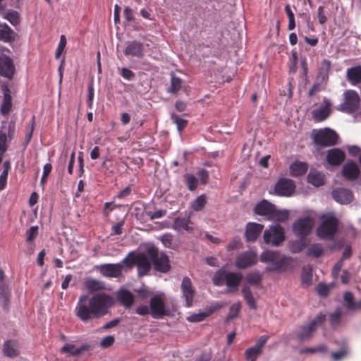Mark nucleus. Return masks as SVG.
<instances>
[{
	"instance_id": "f257e3e1",
	"label": "nucleus",
	"mask_w": 361,
	"mask_h": 361,
	"mask_svg": "<svg viewBox=\"0 0 361 361\" xmlns=\"http://www.w3.org/2000/svg\"><path fill=\"white\" fill-rule=\"evenodd\" d=\"M114 303V298L105 293H96L90 298L86 295H81L79 296L74 312L80 321L87 322L106 314Z\"/></svg>"
},
{
	"instance_id": "f03ea898",
	"label": "nucleus",
	"mask_w": 361,
	"mask_h": 361,
	"mask_svg": "<svg viewBox=\"0 0 361 361\" xmlns=\"http://www.w3.org/2000/svg\"><path fill=\"white\" fill-rule=\"evenodd\" d=\"M259 259L262 262H271L270 266L267 268L268 271H283L290 266L292 258L283 255L278 251L267 250L261 254Z\"/></svg>"
},
{
	"instance_id": "7ed1b4c3",
	"label": "nucleus",
	"mask_w": 361,
	"mask_h": 361,
	"mask_svg": "<svg viewBox=\"0 0 361 361\" xmlns=\"http://www.w3.org/2000/svg\"><path fill=\"white\" fill-rule=\"evenodd\" d=\"M326 317L324 313L320 312L308 324L298 326L294 333L297 340L302 342L313 338L319 326L326 321Z\"/></svg>"
},
{
	"instance_id": "20e7f679",
	"label": "nucleus",
	"mask_w": 361,
	"mask_h": 361,
	"mask_svg": "<svg viewBox=\"0 0 361 361\" xmlns=\"http://www.w3.org/2000/svg\"><path fill=\"white\" fill-rule=\"evenodd\" d=\"M338 219L335 216L332 215L327 216L317 228V235L322 239H334L338 231Z\"/></svg>"
},
{
	"instance_id": "39448f33",
	"label": "nucleus",
	"mask_w": 361,
	"mask_h": 361,
	"mask_svg": "<svg viewBox=\"0 0 361 361\" xmlns=\"http://www.w3.org/2000/svg\"><path fill=\"white\" fill-rule=\"evenodd\" d=\"M263 239L267 245L279 246L286 239L284 228L280 225L271 226L264 231Z\"/></svg>"
},
{
	"instance_id": "423d86ee",
	"label": "nucleus",
	"mask_w": 361,
	"mask_h": 361,
	"mask_svg": "<svg viewBox=\"0 0 361 361\" xmlns=\"http://www.w3.org/2000/svg\"><path fill=\"white\" fill-rule=\"evenodd\" d=\"M313 139L317 145L329 147L337 144L338 135L334 130L326 128L317 132Z\"/></svg>"
},
{
	"instance_id": "0eeeda50",
	"label": "nucleus",
	"mask_w": 361,
	"mask_h": 361,
	"mask_svg": "<svg viewBox=\"0 0 361 361\" xmlns=\"http://www.w3.org/2000/svg\"><path fill=\"white\" fill-rule=\"evenodd\" d=\"M314 224V220L310 216L300 218L293 224V233L300 239L303 240L310 234Z\"/></svg>"
},
{
	"instance_id": "6e6552de",
	"label": "nucleus",
	"mask_w": 361,
	"mask_h": 361,
	"mask_svg": "<svg viewBox=\"0 0 361 361\" xmlns=\"http://www.w3.org/2000/svg\"><path fill=\"white\" fill-rule=\"evenodd\" d=\"M149 253L155 270L162 273H166L170 270L169 259L165 253L159 252L157 249L154 248L149 250Z\"/></svg>"
},
{
	"instance_id": "1a4fd4ad",
	"label": "nucleus",
	"mask_w": 361,
	"mask_h": 361,
	"mask_svg": "<svg viewBox=\"0 0 361 361\" xmlns=\"http://www.w3.org/2000/svg\"><path fill=\"white\" fill-rule=\"evenodd\" d=\"M360 97L355 90H347L344 94V102L341 104L339 110L348 114L357 110L360 104Z\"/></svg>"
},
{
	"instance_id": "9d476101",
	"label": "nucleus",
	"mask_w": 361,
	"mask_h": 361,
	"mask_svg": "<svg viewBox=\"0 0 361 361\" xmlns=\"http://www.w3.org/2000/svg\"><path fill=\"white\" fill-rule=\"evenodd\" d=\"M295 190V185L293 180L281 178L274 187L275 193L279 196L290 197Z\"/></svg>"
},
{
	"instance_id": "9b49d317",
	"label": "nucleus",
	"mask_w": 361,
	"mask_h": 361,
	"mask_svg": "<svg viewBox=\"0 0 361 361\" xmlns=\"http://www.w3.org/2000/svg\"><path fill=\"white\" fill-rule=\"evenodd\" d=\"M269 339L267 335L261 336L255 345L245 351V358L247 361H256L262 353L263 348Z\"/></svg>"
},
{
	"instance_id": "f8f14e48",
	"label": "nucleus",
	"mask_w": 361,
	"mask_h": 361,
	"mask_svg": "<svg viewBox=\"0 0 361 361\" xmlns=\"http://www.w3.org/2000/svg\"><path fill=\"white\" fill-rule=\"evenodd\" d=\"M150 313L153 318H161L165 314V304L163 294L152 297L149 301Z\"/></svg>"
},
{
	"instance_id": "ddd939ff",
	"label": "nucleus",
	"mask_w": 361,
	"mask_h": 361,
	"mask_svg": "<svg viewBox=\"0 0 361 361\" xmlns=\"http://www.w3.org/2000/svg\"><path fill=\"white\" fill-rule=\"evenodd\" d=\"M128 257H126L121 263L118 264H101L99 268L100 273L106 277L116 278L122 273L123 264L126 263Z\"/></svg>"
},
{
	"instance_id": "4468645a",
	"label": "nucleus",
	"mask_w": 361,
	"mask_h": 361,
	"mask_svg": "<svg viewBox=\"0 0 361 361\" xmlns=\"http://www.w3.org/2000/svg\"><path fill=\"white\" fill-rule=\"evenodd\" d=\"M257 262V255L255 252L250 250L240 254L235 260V265L239 269H246L255 265Z\"/></svg>"
},
{
	"instance_id": "2eb2a0df",
	"label": "nucleus",
	"mask_w": 361,
	"mask_h": 361,
	"mask_svg": "<svg viewBox=\"0 0 361 361\" xmlns=\"http://www.w3.org/2000/svg\"><path fill=\"white\" fill-rule=\"evenodd\" d=\"M123 54L126 56H134L141 59L145 55L144 45L142 42L134 40L128 42L126 44Z\"/></svg>"
},
{
	"instance_id": "dca6fc26",
	"label": "nucleus",
	"mask_w": 361,
	"mask_h": 361,
	"mask_svg": "<svg viewBox=\"0 0 361 361\" xmlns=\"http://www.w3.org/2000/svg\"><path fill=\"white\" fill-rule=\"evenodd\" d=\"M330 114L331 102L327 99H324L323 105L312 111V118L315 122H322L326 120Z\"/></svg>"
},
{
	"instance_id": "f3484780",
	"label": "nucleus",
	"mask_w": 361,
	"mask_h": 361,
	"mask_svg": "<svg viewBox=\"0 0 361 361\" xmlns=\"http://www.w3.org/2000/svg\"><path fill=\"white\" fill-rule=\"evenodd\" d=\"M264 225L255 223L249 222L246 225L245 235L246 240L248 242H255L263 231Z\"/></svg>"
},
{
	"instance_id": "a211bd4d",
	"label": "nucleus",
	"mask_w": 361,
	"mask_h": 361,
	"mask_svg": "<svg viewBox=\"0 0 361 361\" xmlns=\"http://www.w3.org/2000/svg\"><path fill=\"white\" fill-rule=\"evenodd\" d=\"M360 173L357 164L353 161H348L342 169V176L345 179L350 181L356 180L359 177Z\"/></svg>"
},
{
	"instance_id": "6ab92c4d",
	"label": "nucleus",
	"mask_w": 361,
	"mask_h": 361,
	"mask_svg": "<svg viewBox=\"0 0 361 361\" xmlns=\"http://www.w3.org/2000/svg\"><path fill=\"white\" fill-rule=\"evenodd\" d=\"M190 214L185 217L178 216L173 221L172 228L178 232L185 230L189 233L194 231V227L191 225Z\"/></svg>"
},
{
	"instance_id": "aec40b11",
	"label": "nucleus",
	"mask_w": 361,
	"mask_h": 361,
	"mask_svg": "<svg viewBox=\"0 0 361 361\" xmlns=\"http://www.w3.org/2000/svg\"><path fill=\"white\" fill-rule=\"evenodd\" d=\"M181 290L185 300L186 306L190 307L192 305L195 290L192 287V283L188 277H184L181 283Z\"/></svg>"
},
{
	"instance_id": "412c9836",
	"label": "nucleus",
	"mask_w": 361,
	"mask_h": 361,
	"mask_svg": "<svg viewBox=\"0 0 361 361\" xmlns=\"http://www.w3.org/2000/svg\"><path fill=\"white\" fill-rule=\"evenodd\" d=\"M14 73L13 61L5 55L0 56V75L11 79Z\"/></svg>"
},
{
	"instance_id": "4be33fe9",
	"label": "nucleus",
	"mask_w": 361,
	"mask_h": 361,
	"mask_svg": "<svg viewBox=\"0 0 361 361\" xmlns=\"http://www.w3.org/2000/svg\"><path fill=\"white\" fill-rule=\"evenodd\" d=\"M345 159V152L339 148H332L327 152L326 160L331 166L341 165Z\"/></svg>"
},
{
	"instance_id": "5701e85b",
	"label": "nucleus",
	"mask_w": 361,
	"mask_h": 361,
	"mask_svg": "<svg viewBox=\"0 0 361 361\" xmlns=\"http://www.w3.org/2000/svg\"><path fill=\"white\" fill-rule=\"evenodd\" d=\"M333 198L341 204H348L353 199V192L346 188H337L332 192Z\"/></svg>"
},
{
	"instance_id": "b1692460",
	"label": "nucleus",
	"mask_w": 361,
	"mask_h": 361,
	"mask_svg": "<svg viewBox=\"0 0 361 361\" xmlns=\"http://www.w3.org/2000/svg\"><path fill=\"white\" fill-rule=\"evenodd\" d=\"M274 204L266 200H263L255 205L254 212L256 214L266 216L270 219L271 214L274 212Z\"/></svg>"
},
{
	"instance_id": "393cba45",
	"label": "nucleus",
	"mask_w": 361,
	"mask_h": 361,
	"mask_svg": "<svg viewBox=\"0 0 361 361\" xmlns=\"http://www.w3.org/2000/svg\"><path fill=\"white\" fill-rule=\"evenodd\" d=\"M1 90L4 94V100L1 106V112L2 114L6 115L9 113L12 106V97L11 95V90L8 84L1 85Z\"/></svg>"
},
{
	"instance_id": "a878e982",
	"label": "nucleus",
	"mask_w": 361,
	"mask_h": 361,
	"mask_svg": "<svg viewBox=\"0 0 361 361\" xmlns=\"http://www.w3.org/2000/svg\"><path fill=\"white\" fill-rule=\"evenodd\" d=\"M134 262L137 264V272L140 276L147 274L151 269V264L144 254L138 255Z\"/></svg>"
},
{
	"instance_id": "bb28decb",
	"label": "nucleus",
	"mask_w": 361,
	"mask_h": 361,
	"mask_svg": "<svg viewBox=\"0 0 361 361\" xmlns=\"http://www.w3.org/2000/svg\"><path fill=\"white\" fill-rule=\"evenodd\" d=\"M242 279L241 273L227 272V292L238 290Z\"/></svg>"
},
{
	"instance_id": "cd10ccee",
	"label": "nucleus",
	"mask_w": 361,
	"mask_h": 361,
	"mask_svg": "<svg viewBox=\"0 0 361 361\" xmlns=\"http://www.w3.org/2000/svg\"><path fill=\"white\" fill-rule=\"evenodd\" d=\"M118 300L126 308L129 309L134 303V295L129 290L121 288L117 292Z\"/></svg>"
},
{
	"instance_id": "c85d7f7f",
	"label": "nucleus",
	"mask_w": 361,
	"mask_h": 361,
	"mask_svg": "<svg viewBox=\"0 0 361 361\" xmlns=\"http://www.w3.org/2000/svg\"><path fill=\"white\" fill-rule=\"evenodd\" d=\"M331 68V62L329 59H323L318 68L317 78L321 82H326L329 80Z\"/></svg>"
},
{
	"instance_id": "c756f323",
	"label": "nucleus",
	"mask_w": 361,
	"mask_h": 361,
	"mask_svg": "<svg viewBox=\"0 0 361 361\" xmlns=\"http://www.w3.org/2000/svg\"><path fill=\"white\" fill-rule=\"evenodd\" d=\"M85 287L87 291L91 293L106 289V285L104 281L92 278L85 280Z\"/></svg>"
},
{
	"instance_id": "7c9ffc66",
	"label": "nucleus",
	"mask_w": 361,
	"mask_h": 361,
	"mask_svg": "<svg viewBox=\"0 0 361 361\" xmlns=\"http://www.w3.org/2000/svg\"><path fill=\"white\" fill-rule=\"evenodd\" d=\"M348 80L353 85H356L361 82V66H356L348 68L346 72Z\"/></svg>"
},
{
	"instance_id": "2f4dec72",
	"label": "nucleus",
	"mask_w": 361,
	"mask_h": 361,
	"mask_svg": "<svg viewBox=\"0 0 361 361\" xmlns=\"http://www.w3.org/2000/svg\"><path fill=\"white\" fill-rule=\"evenodd\" d=\"M308 169V165L302 161H295L290 166V174L293 176L304 175Z\"/></svg>"
},
{
	"instance_id": "473e14b6",
	"label": "nucleus",
	"mask_w": 361,
	"mask_h": 361,
	"mask_svg": "<svg viewBox=\"0 0 361 361\" xmlns=\"http://www.w3.org/2000/svg\"><path fill=\"white\" fill-rule=\"evenodd\" d=\"M4 354L10 357H16L19 354L17 343L14 341H8L3 347Z\"/></svg>"
},
{
	"instance_id": "72a5a7b5",
	"label": "nucleus",
	"mask_w": 361,
	"mask_h": 361,
	"mask_svg": "<svg viewBox=\"0 0 361 361\" xmlns=\"http://www.w3.org/2000/svg\"><path fill=\"white\" fill-rule=\"evenodd\" d=\"M183 81L179 78L176 76L173 73H171V83L166 91L171 94L177 93L182 87Z\"/></svg>"
},
{
	"instance_id": "f704fd0d",
	"label": "nucleus",
	"mask_w": 361,
	"mask_h": 361,
	"mask_svg": "<svg viewBox=\"0 0 361 361\" xmlns=\"http://www.w3.org/2000/svg\"><path fill=\"white\" fill-rule=\"evenodd\" d=\"M343 313L341 308H336L334 312L329 315V324L332 329H335L338 327L341 322Z\"/></svg>"
},
{
	"instance_id": "c9c22d12",
	"label": "nucleus",
	"mask_w": 361,
	"mask_h": 361,
	"mask_svg": "<svg viewBox=\"0 0 361 361\" xmlns=\"http://www.w3.org/2000/svg\"><path fill=\"white\" fill-rule=\"evenodd\" d=\"M13 39V30L6 23L0 24V41L8 42Z\"/></svg>"
},
{
	"instance_id": "e433bc0d",
	"label": "nucleus",
	"mask_w": 361,
	"mask_h": 361,
	"mask_svg": "<svg viewBox=\"0 0 361 361\" xmlns=\"http://www.w3.org/2000/svg\"><path fill=\"white\" fill-rule=\"evenodd\" d=\"M2 16L13 25H17L20 23V14L16 11L8 9L3 13Z\"/></svg>"
},
{
	"instance_id": "4c0bfd02",
	"label": "nucleus",
	"mask_w": 361,
	"mask_h": 361,
	"mask_svg": "<svg viewBox=\"0 0 361 361\" xmlns=\"http://www.w3.org/2000/svg\"><path fill=\"white\" fill-rule=\"evenodd\" d=\"M242 293L248 306L252 310H256L257 304L250 288L247 285H245L243 288Z\"/></svg>"
},
{
	"instance_id": "58836bf2",
	"label": "nucleus",
	"mask_w": 361,
	"mask_h": 361,
	"mask_svg": "<svg viewBox=\"0 0 361 361\" xmlns=\"http://www.w3.org/2000/svg\"><path fill=\"white\" fill-rule=\"evenodd\" d=\"M307 180L310 183L317 187L324 184L323 175L318 172H310L307 176Z\"/></svg>"
},
{
	"instance_id": "ea45409f",
	"label": "nucleus",
	"mask_w": 361,
	"mask_h": 361,
	"mask_svg": "<svg viewBox=\"0 0 361 361\" xmlns=\"http://www.w3.org/2000/svg\"><path fill=\"white\" fill-rule=\"evenodd\" d=\"M213 283L218 286H223L226 283V269L224 266L216 272L213 278Z\"/></svg>"
},
{
	"instance_id": "a19ab883",
	"label": "nucleus",
	"mask_w": 361,
	"mask_h": 361,
	"mask_svg": "<svg viewBox=\"0 0 361 361\" xmlns=\"http://www.w3.org/2000/svg\"><path fill=\"white\" fill-rule=\"evenodd\" d=\"M324 253V250L319 244L311 245L307 250V255L313 257H319Z\"/></svg>"
},
{
	"instance_id": "79ce46f5",
	"label": "nucleus",
	"mask_w": 361,
	"mask_h": 361,
	"mask_svg": "<svg viewBox=\"0 0 361 361\" xmlns=\"http://www.w3.org/2000/svg\"><path fill=\"white\" fill-rule=\"evenodd\" d=\"M262 280V276L259 271H252L247 274L246 281L251 285L257 286Z\"/></svg>"
},
{
	"instance_id": "37998d69",
	"label": "nucleus",
	"mask_w": 361,
	"mask_h": 361,
	"mask_svg": "<svg viewBox=\"0 0 361 361\" xmlns=\"http://www.w3.org/2000/svg\"><path fill=\"white\" fill-rule=\"evenodd\" d=\"M86 348H87L86 346H82L80 348H75L74 345L70 344V343H66L61 348V351L63 353H69L71 355H78L82 350H85Z\"/></svg>"
},
{
	"instance_id": "c03bdc74",
	"label": "nucleus",
	"mask_w": 361,
	"mask_h": 361,
	"mask_svg": "<svg viewBox=\"0 0 361 361\" xmlns=\"http://www.w3.org/2000/svg\"><path fill=\"white\" fill-rule=\"evenodd\" d=\"M270 219L275 221L285 222L288 219V212L286 210L280 211L277 210L276 207H274V212L271 214Z\"/></svg>"
},
{
	"instance_id": "a18cd8bd",
	"label": "nucleus",
	"mask_w": 361,
	"mask_h": 361,
	"mask_svg": "<svg viewBox=\"0 0 361 361\" xmlns=\"http://www.w3.org/2000/svg\"><path fill=\"white\" fill-rule=\"evenodd\" d=\"M206 196L204 195H201L198 196L191 204L192 208L195 211H201L206 204Z\"/></svg>"
},
{
	"instance_id": "49530a36",
	"label": "nucleus",
	"mask_w": 361,
	"mask_h": 361,
	"mask_svg": "<svg viewBox=\"0 0 361 361\" xmlns=\"http://www.w3.org/2000/svg\"><path fill=\"white\" fill-rule=\"evenodd\" d=\"M171 118L176 125L177 129L180 133L186 127L188 124L187 120L180 118L177 114L174 113L171 114Z\"/></svg>"
},
{
	"instance_id": "de8ad7c7",
	"label": "nucleus",
	"mask_w": 361,
	"mask_h": 361,
	"mask_svg": "<svg viewBox=\"0 0 361 361\" xmlns=\"http://www.w3.org/2000/svg\"><path fill=\"white\" fill-rule=\"evenodd\" d=\"M185 184L188 188L193 191L197 188L198 179L192 174H186L185 176Z\"/></svg>"
},
{
	"instance_id": "09e8293b",
	"label": "nucleus",
	"mask_w": 361,
	"mask_h": 361,
	"mask_svg": "<svg viewBox=\"0 0 361 361\" xmlns=\"http://www.w3.org/2000/svg\"><path fill=\"white\" fill-rule=\"evenodd\" d=\"M348 353V347L346 345H344L339 351L333 352L331 353V357L334 361H340L345 357Z\"/></svg>"
},
{
	"instance_id": "8fccbe9b",
	"label": "nucleus",
	"mask_w": 361,
	"mask_h": 361,
	"mask_svg": "<svg viewBox=\"0 0 361 361\" xmlns=\"http://www.w3.org/2000/svg\"><path fill=\"white\" fill-rule=\"evenodd\" d=\"M159 240H161L165 247L171 248L173 243V235L170 233H164L159 236Z\"/></svg>"
},
{
	"instance_id": "3c124183",
	"label": "nucleus",
	"mask_w": 361,
	"mask_h": 361,
	"mask_svg": "<svg viewBox=\"0 0 361 361\" xmlns=\"http://www.w3.org/2000/svg\"><path fill=\"white\" fill-rule=\"evenodd\" d=\"M209 313L206 312H201L197 314H192L189 316L187 319L190 322H200L203 321L209 316Z\"/></svg>"
},
{
	"instance_id": "603ef678",
	"label": "nucleus",
	"mask_w": 361,
	"mask_h": 361,
	"mask_svg": "<svg viewBox=\"0 0 361 361\" xmlns=\"http://www.w3.org/2000/svg\"><path fill=\"white\" fill-rule=\"evenodd\" d=\"M298 57L296 51H292L291 57L288 65L289 73H295L297 71Z\"/></svg>"
},
{
	"instance_id": "864d4df0",
	"label": "nucleus",
	"mask_w": 361,
	"mask_h": 361,
	"mask_svg": "<svg viewBox=\"0 0 361 361\" xmlns=\"http://www.w3.org/2000/svg\"><path fill=\"white\" fill-rule=\"evenodd\" d=\"M241 305L239 302L235 303L230 307L229 313L227 315V321L238 317Z\"/></svg>"
},
{
	"instance_id": "5fc2aeb1",
	"label": "nucleus",
	"mask_w": 361,
	"mask_h": 361,
	"mask_svg": "<svg viewBox=\"0 0 361 361\" xmlns=\"http://www.w3.org/2000/svg\"><path fill=\"white\" fill-rule=\"evenodd\" d=\"M306 247L305 243L303 240H296L291 244L290 250L293 253L301 252Z\"/></svg>"
},
{
	"instance_id": "6e6d98bb",
	"label": "nucleus",
	"mask_w": 361,
	"mask_h": 361,
	"mask_svg": "<svg viewBox=\"0 0 361 361\" xmlns=\"http://www.w3.org/2000/svg\"><path fill=\"white\" fill-rule=\"evenodd\" d=\"M317 17L319 20V23L322 25L324 24L328 18L326 16V12L324 10V7L323 6H319L317 9Z\"/></svg>"
},
{
	"instance_id": "4d7b16f0",
	"label": "nucleus",
	"mask_w": 361,
	"mask_h": 361,
	"mask_svg": "<svg viewBox=\"0 0 361 361\" xmlns=\"http://www.w3.org/2000/svg\"><path fill=\"white\" fill-rule=\"evenodd\" d=\"M66 44V37L64 35H61V39H60V42L58 45V47L56 49V54H55L56 59L60 58L61 53L64 50Z\"/></svg>"
},
{
	"instance_id": "13d9d810",
	"label": "nucleus",
	"mask_w": 361,
	"mask_h": 361,
	"mask_svg": "<svg viewBox=\"0 0 361 361\" xmlns=\"http://www.w3.org/2000/svg\"><path fill=\"white\" fill-rule=\"evenodd\" d=\"M343 299L346 302L345 306L348 310L353 307V305L354 303V295L351 292H345L343 295Z\"/></svg>"
},
{
	"instance_id": "bf43d9fd",
	"label": "nucleus",
	"mask_w": 361,
	"mask_h": 361,
	"mask_svg": "<svg viewBox=\"0 0 361 361\" xmlns=\"http://www.w3.org/2000/svg\"><path fill=\"white\" fill-rule=\"evenodd\" d=\"M329 292V287L324 283H319L317 286V293L319 295L326 297Z\"/></svg>"
},
{
	"instance_id": "052dcab7",
	"label": "nucleus",
	"mask_w": 361,
	"mask_h": 361,
	"mask_svg": "<svg viewBox=\"0 0 361 361\" xmlns=\"http://www.w3.org/2000/svg\"><path fill=\"white\" fill-rule=\"evenodd\" d=\"M120 73L124 79L128 80H132L135 77V73L127 68H122Z\"/></svg>"
},
{
	"instance_id": "680f3d73",
	"label": "nucleus",
	"mask_w": 361,
	"mask_h": 361,
	"mask_svg": "<svg viewBox=\"0 0 361 361\" xmlns=\"http://www.w3.org/2000/svg\"><path fill=\"white\" fill-rule=\"evenodd\" d=\"M123 16L128 22H132L135 19L133 10L128 6L125 7L123 11Z\"/></svg>"
},
{
	"instance_id": "e2e57ef3",
	"label": "nucleus",
	"mask_w": 361,
	"mask_h": 361,
	"mask_svg": "<svg viewBox=\"0 0 361 361\" xmlns=\"http://www.w3.org/2000/svg\"><path fill=\"white\" fill-rule=\"evenodd\" d=\"M147 216H149L150 219L154 220L157 219H159L163 217L166 214V211L164 210H157L155 212H147Z\"/></svg>"
},
{
	"instance_id": "0e129e2a",
	"label": "nucleus",
	"mask_w": 361,
	"mask_h": 361,
	"mask_svg": "<svg viewBox=\"0 0 361 361\" xmlns=\"http://www.w3.org/2000/svg\"><path fill=\"white\" fill-rule=\"evenodd\" d=\"M238 3H240V0H227V11L229 10L231 13H234Z\"/></svg>"
},
{
	"instance_id": "69168bd1",
	"label": "nucleus",
	"mask_w": 361,
	"mask_h": 361,
	"mask_svg": "<svg viewBox=\"0 0 361 361\" xmlns=\"http://www.w3.org/2000/svg\"><path fill=\"white\" fill-rule=\"evenodd\" d=\"M114 342V337L113 336H107L104 338L101 341V345L104 348H107L111 345Z\"/></svg>"
},
{
	"instance_id": "338daca9",
	"label": "nucleus",
	"mask_w": 361,
	"mask_h": 361,
	"mask_svg": "<svg viewBox=\"0 0 361 361\" xmlns=\"http://www.w3.org/2000/svg\"><path fill=\"white\" fill-rule=\"evenodd\" d=\"M37 229L38 228L37 226H31L30 229L27 231V240L28 241L32 240L37 234Z\"/></svg>"
},
{
	"instance_id": "774afa93",
	"label": "nucleus",
	"mask_w": 361,
	"mask_h": 361,
	"mask_svg": "<svg viewBox=\"0 0 361 361\" xmlns=\"http://www.w3.org/2000/svg\"><path fill=\"white\" fill-rule=\"evenodd\" d=\"M131 188L128 186L125 188L123 190H121L116 195L117 198L123 199L127 196H128L131 193Z\"/></svg>"
}]
</instances>
